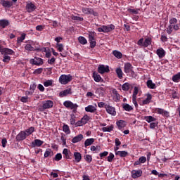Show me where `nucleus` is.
<instances>
[{"instance_id": "1", "label": "nucleus", "mask_w": 180, "mask_h": 180, "mask_svg": "<svg viewBox=\"0 0 180 180\" xmlns=\"http://www.w3.org/2000/svg\"><path fill=\"white\" fill-rule=\"evenodd\" d=\"M178 23V20L175 18H172L169 20V25L167 28V33L171 34L173 30H179V24Z\"/></svg>"}, {"instance_id": "2", "label": "nucleus", "mask_w": 180, "mask_h": 180, "mask_svg": "<svg viewBox=\"0 0 180 180\" xmlns=\"http://www.w3.org/2000/svg\"><path fill=\"white\" fill-rule=\"evenodd\" d=\"M25 51L30 53V51H39L40 48L36 46V42L33 41H27L24 45Z\"/></svg>"}, {"instance_id": "3", "label": "nucleus", "mask_w": 180, "mask_h": 180, "mask_svg": "<svg viewBox=\"0 0 180 180\" xmlns=\"http://www.w3.org/2000/svg\"><path fill=\"white\" fill-rule=\"evenodd\" d=\"M71 81H72V76L71 75H62L59 77V82L62 85H67Z\"/></svg>"}, {"instance_id": "4", "label": "nucleus", "mask_w": 180, "mask_h": 180, "mask_svg": "<svg viewBox=\"0 0 180 180\" xmlns=\"http://www.w3.org/2000/svg\"><path fill=\"white\" fill-rule=\"evenodd\" d=\"M97 30L99 32L109 33V32L115 30V26L113 25V24H110L108 25H102L101 27H98Z\"/></svg>"}, {"instance_id": "5", "label": "nucleus", "mask_w": 180, "mask_h": 180, "mask_svg": "<svg viewBox=\"0 0 180 180\" xmlns=\"http://www.w3.org/2000/svg\"><path fill=\"white\" fill-rule=\"evenodd\" d=\"M63 105L65 108H67V109H71L73 110L74 113L77 112V109H78V105L77 103H74L70 101H66L63 103Z\"/></svg>"}, {"instance_id": "6", "label": "nucleus", "mask_w": 180, "mask_h": 180, "mask_svg": "<svg viewBox=\"0 0 180 180\" xmlns=\"http://www.w3.org/2000/svg\"><path fill=\"white\" fill-rule=\"evenodd\" d=\"M89 120H91V117L88 116V115H84L80 120L76 122V127L84 126V124H86Z\"/></svg>"}, {"instance_id": "7", "label": "nucleus", "mask_w": 180, "mask_h": 180, "mask_svg": "<svg viewBox=\"0 0 180 180\" xmlns=\"http://www.w3.org/2000/svg\"><path fill=\"white\" fill-rule=\"evenodd\" d=\"M82 12L84 13V15H93L94 16H98L99 15L98 12L94 11V8L89 7H83Z\"/></svg>"}, {"instance_id": "8", "label": "nucleus", "mask_w": 180, "mask_h": 180, "mask_svg": "<svg viewBox=\"0 0 180 180\" xmlns=\"http://www.w3.org/2000/svg\"><path fill=\"white\" fill-rule=\"evenodd\" d=\"M0 53L3 56H12V54H13L15 51L8 48H4V46H2V45L0 44Z\"/></svg>"}, {"instance_id": "9", "label": "nucleus", "mask_w": 180, "mask_h": 180, "mask_svg": "<svg viewBox=\"0 0 180 180\" xmlns=\"http://www.w3.org/2000/svg\"><path fill=\"white\" fill-rule=\"evenodd\" d=\"M155 113L158 115H162L164 117H169V112L160 108H155Z\"/></svg>"}, {"instance_id": "10", "label": "nucleus", "mask_w": 180, "mask_h": 180, "mask_svg": "<svg viewBox=\"0 0 180 180\" xmlns=\"http://www.w3.org/2000/svg\"><path fill=\"white\" fill-rule=\"evenodd\" d=\"M109 66L105 65H99L98 68V72L99 74H105L109 72Z\"/></svg>"}, {"instance_id": "11", "label": "nucleus", "mask_w": 180, "mask_h": 180, "mask_svg": "<svg viewBox=\"0 0 180 180\" xmlns=\"http://www.w3.org/2000/svg\"><path fill=\"white\" fill-rule=\"evenodd\" d=\"M105 110L107 113H108L109 115H111V116H116V108H115V107H112L106 104Z\"/></svg>"}, {"instance_id": "12", "label": "nucleus", "mask_w": 180, "mask_h": 180, "mask_svg": "<svg viewBox=\"0 0 180 180\" xmlns=\"http://www.w3.org/2000/svg\"><path fill=\"white\" fill-rule=\"evenodd\" d=\"M30 63L33 65H43V63H44L43 59L37 57H35L34 58L31 59Z\"/></svg>"}, {"instance_id": "13", "label": "nucleus", "mask_w": 180, "mask_h": 180, "mask_svg": "<svg viewBox=\"0 0 180 180\" xmlns=\"http://www.w3.org/2000/svg\"><path fill=\"white\" fill-rule=\"evenodd\" d=\"M27 136L26 135V132L25 131H21L15 137V140L17 141H23V140H26Z\"/></svg>"}, {"instance_id": "14", "label": "nucleus", "mask_w": 180, "mask_h": 180, "mask_svg": "<svg viewBox=\"0 0 180 180\" xmlns=\"http://www.w3.org/2000/svg\"><path fill=\"white\" fill-rule=\"evenodd\" d=\"M63 154L64 158H65L66 160H72V153L68 148H64L63 149Z\"/></svg>"}, {"instance_id": "15", "label": "nucleus", "mask_w": 180, "mask_h": 180, "mask_svg": "<svg viewBox=\"0 0 180 180\" xmlns=\"http://www.w3.org/2000/svg\"><path fill=\"white\" fill-rule=\"evenodd\" d=\"M53 106H54V103L51 100L46 101L42 104L43 109H51Z\"/></svg>"}, {"instance_id": "16", "label": "nucleus", "mask_w": 180, "mask_h": 180, "mask_svg": "<svg viewBox=\"0 0 180 180\" xmlns=\"http://www.w3.org/2000/svg\"><path fill=\"white\" fill-rule=\"evenodd\" d=\"M96 108H98V105L95 104L94 105H89L87 107H85V111L89 112L90 113H96Z\"/></svg>"}, {"instance_id": "17", "label": "nucleus", "mask_w": 180, "mask_h": 180, "mask_svg": "<svg viewBox=\"0 0 180 180\" xmlns=\"http://www.w3.org/2000/svg\"><path fill=\"white\" fill-rule=\"evenodd\" d=\"M151 99H153V96L150 94H146V98L142 101V103H139L141 106H143V105H148L150 102H151Z\"/></svg>"}, {"instance_id": "18", "label": "nucleus", "mask_w": 180, "mask_h": 180, "mask_svg": "<svg viewBox=\"0 0 180 180\" xmlns=\"http://www.w3.org/2000/svg\"><path fill=\"white\" fill-rule=\"evenodd\" d=\"M44 142L40 139H35L34 141L31 143V147L34 148V147H41Z\"/></svg>"}, {"instance_id": "19", "label": "nucleus", "mask_w": 180, "mask_h": 180, "mask_svg": "<svg viewBox=\"0 0 180 180\" xmlns=\"http://www.w3.org/2000/svg\"><path fill=\"white\" fill-rule=\"evenodd\" d=\"M124 70L125 74H129V72H133V66L129 63L124 64Z\"/></svg>"}, {"instance_id": "20", "label": "nucleus", "mask_w": 180, "mask_h": 180, "mask_svg": "<svg viewBox=\"0 0 180 180\" xmlns=\"http://www.w3.org/2000/svg\"><path fill=\"white\" fill-rule=\"evenodd\" d=\"M156 54L159 57V58H164L165 57V50L162 48H159L156 50Z\"/></svg>"}, {"instance_id": "21", "label": "nucleus", "mask_w": 180, "mask_h": 180, "mask_svg": "<svg viewBox=\"0 0 180 180\" xmlns=\"http://www.w3.org/2000/svg\"><path fill=\"white\" fill-rule=\"evenodd\" d=\"M72 92H71V89H65L61 91L59 94V96L60 98H64V96H68V95H71Z\"/></svg>"}, {"instance_id": "22", "label": "nucleus", "mask_w": 180, "mask_h": 180, "mask_svg": "<svg viewBox=\"0 0 180 180\" xmlns=\"http://www.w3.org/2000/svg\"><path fill=\"white\" fill-rule=\"evenodd\" d=\"M26 9L30 13V12H34L36 10V6L33 3H28L26 6Z\"/></svg>"}, {"instance_id": "23", "label": "nucleus", "mask_w": 180, "mask_h": 180, "mask_svg": "<svg viewBox=\"0 0 180 180\" xmlns=\"http://www.w3.org/2000/svg\"><path fill=\"white\" fill-rule=\"evenodd\" d=\"M0 4L4 8H11V6H12V5H13L12 1H6V0H1Z\"/></svg>"}, {"instance_id": "24", "label": "nucleus", "mask_w": 180, "mask_h": 180, "mask_svg": "<svg viewBox=\"0 0 180 180\" xmlns=\"http://www.w3.org/2000/svg\"><path fill=\"white\" fill-rule=\"evenodd\" d=\"M146 161H147V158L141 156V158H139V160L134 162V165H141V164H144Z\"/></svg>"}, {"instance_id": "25", "label": "nucleus", "mask_w": 180, "mask_h": 180, "mask_svg": "<svg viewBox=\"0 0 180 180\" xmlns=\"http://www.w3.org/2000/svg\"><path fill=\"white\" fill-rule=\"evenodd\" d=\"M82 139H84V135L82 134H79L76 136H75L72 139V142L75 143H79V141H81V140H82Z\"/></svg>"}, {"instance_id": "26", "label": "nucleus", "mask_w": 180, "mask_h": 180, "mask_svg": "<svg viewBox=\"0 0 180 180\" xmlns=\"http://www.w3.org/2000/svg\"><path fill=\"white\" fill-rule=\"evenodd\" d=\"M54 155V153L51 150V148H47L44 153V158H47L48 157H53Z\"/></svg>"}, {"instance_id": "27", "label": "nucleus", "mask_w": 180, "mask_h": 180, "mask_svg": "<svg viewBox=\"0 0 180 180\" xmlns=\"http://www.w3.org/2000/svg\"><path fill=\"white\" fill-rule=\"evenodd\" d=\"M146 85L150 89H155L157 88V86L155 83H153V80L151 79L147 81Z\"/></svg>"}, {"instance_id": "28", "label": "nucleus", "mask_w": 180, "mask_h": 180, "mask_svg": "<svg viewBox=\"0 0 180 180\" xmlns=\"http://www.w3.org/2000/svg\"><path fill=\"white\" fill-rule=\"evenodd\" d=\"M96 94H97L98 96H103V95H105V88L103 87L97 88L96 89Z\"/></svg>"}, {"instance_id": "29", "label": "nucleus", "mask_w": 180, "mask_h": 180, "mask_svg": "<svg viewBox=\"0 0 180 180\" xmlns=\"http://www.w3.org/2000/svg\"><path fill=\"white\" fill-rule=\"evenodd\" d=\"M74 157L76 162H80L81 160H82V155H81L79 152H75Z\"/></svg>"}, {"instance_id": "30", "label": "nucleus", "mask_w": 180, "mask_h": 180, "mask_svg": "<svg viewBox=\"0 0 180 180\" xmlns=\"http://www.w3.org/2000/svg\"><path fill=\"white\" fill-rule=\"evenodd\" d=\"M141 174H143L141 170H134L132 171V178H139L141 176Z\"/></svg>"}, {"instance_id": "31", "label": "nucleus", "mask_w": 180, "mask_h": 180, "mask_svg": "<svg viewBox=\"0 0 180 180\" xmlns=\"http://www.w3.org/2000/svg\"><path fill=\"white\" fill-rule=\"evenodd\" d=\"M116 124L118 127V129L120 130L122 129H123V127H126V122L123 121V120H119L116 122Z\"/></svg>"}, {"instance_id": "32", "label": "nucleus", "mask_w": 180, "mask_h": 180, "mask_svg": "<svg viewBox=\"0 0 180 180\" xmlns=\"http://www.w3.org/2000/svg\"><path fill=\"white\" fill-rule=\"evenodd\" d=\"M93 78L96 82H101L102 81L101 75L95 72L93 73Z\"/></svg>"}, {"instance_id": "33", "label": "nucleus", "mask_w": 180, "mask_h": 180, "mask_svg": "<svg viewBox=\"0 0 180 180\" xmlns=\"http://www.w3.org/2000/svg\"><path fill=\"white\" fill-rule=\"evenodd\" d=\"M122 108L126 112H131V110H133V107L127 103H123Z\"/></svg>"}, {"instance_id": "34", "label": "nucleus", "mask_w": 180, "mask_h": 180, "mask_svg": "<svg viewBox=\"0 0 180 180\" xmlns=\"http://www.w3.org/2000/svg\"><path fill=\"white\" fill-rule=\"evenodd\" d=\"M94 142H95V139L94 138L88 139L85 141L84 146L85 147H88L89 146H91V144H94Z\"/></svg>"}, {"instance_id": "35", "label": "nucleus", "mask_w": 180, "mask_h": 180, "mask_svg": "<svg viewBox=\"0 0 180 180\" xmlns=\"http://www.w3.org/2000/svg\"><path fill=\"white\" fill-rule=\"evenodd\" d=\"M24 132L25 133V135H27V136H30V134L34 133V127H31L27 129L26 130H25Z\"/></svg>"}, {"instance_id": "36", "label": "nucleus", "mask_w": 180, "mask_h": 180, "mask_svg": "<svg viewBox=\"0 0 180 180\" xmlns=\"http://www.w3.org/2000/svg\"><path fill=\"white\" fill-rule=\"evenodd\" d=\"M0 26L5 29L6 26H9V20H0Z\"/></svg>"}, {"instance_id": "37", "label": "nucleus", "mask_w": 180, "mask_h": 180, "mask_svg": "<svg viewBox=\"0 0 180 180\" xmlns=\"http://www.w3.org/2000/svg\"><path fill=\"white\" fill-rule=\"evenodd\" d=\"M115 72H116L118 78H120V79H122V78H123V71L122 70V68H117L115 70Z\"/></svg>"}, {"instance_id": "38", "label": "nucleus", "mask_w": 180, "mask_h": 180, "mask_svg": "<svg viewBox=\"0 0 180 180\" xmlns=\"http://www.w3.org/2000/svg\"><path fill=\"white\" fill-rule=\"evenodd\" d=\"M102 131H104V132L108 131V133H110V131H113V125L103 127Z\"/></svg>"}, {"instance_id": "39", "label": "nucleus", "mask_w": 180, "mask_h": 180, "mask_svg": "<svg viewBox=\"0 0 180 180\" xmlns=\"http://www.w3.org/2000/svg\"><path fill=\"white\" fill-rule=\"evenodd\" d=\"M70 122L72 126H75V127H77V122H75V115L74 114L70 115Z\"/></svg>"}, {"instance_id": "40", "label": "nucleus", "mask_w": 180, "mask_h": 180, "mask_svg": "<svg viewBox=\"0 0 180 180\" xmlns=\"http://www.w3.org/2000/svg\"><path fill=\"white\" fill-rule=\"evenodd\" d=\"M63 130L64 133L66 134H71V130H70V127L68 124H64L63 126Z\"/></svg>"}, {"instance_id": "41", "label": "nucleus", "mask_w": 180, "mask_h": 180, "mask_svg": "<svg viewBox=\"0 0 180 180\" xmlns=\"http://www.w3.org/2000/svg\"><path fill=\"white\" fill-rule=\"evenodd\" d=\"M112 54L116 58H122L123 57V54L119 51H113Z\"/></svg>"}, {"instance_id": "42", "label": "nucleus", "mask_w": 180, "mask_h": 180, "mask_svg": "<svg viewBox=\"0 0 180 180\" xmlns=\"http://www.w3.org/2000/svg\"><path fill=\"white\" fill-rule=\"evenodd\" d=\"M172 82H179L180 81V72L177 73L176 75H174L172 77Z\"/></svg>"}, {"instance_id": "43", "label": "nucleus", "mask_w": 180, "mask_h": 180, "mask_svg": "<svg viewBox=\"0 0 180 180\" xmlns=\"http://www.w3.org/2000/svg\"><path fill=\"white\" fill-rule=\"evenodd\" d=\"M145 120L148 123H151V122H155V120H157V119L154 118V117H153V116H146Z\"/></svg>"}, {"instance_id": "44", "label": "nucleus", "mask_w": 180, "mask_h": 180, "mask_svg": "<svg viewBox=\"0 0 180 180\" xmlns=\"http://www.w3.org/2000/svg\"><path fill=\"white\" fill-rule=\"evenodd\" d=\"M151 44V38L148 37L143 41V47H147Z\"/></svg>"}, {"instance_id": "45", "label": "nucleus", "mask_w": 180, "mask_h": 180, "mask_svg": "<svg viewBox=\"0 0 180 180\" xmlns=\"http://www.w3.org/2000/svg\"><path fill=\"white\" fill-rule=\"evenodd\" d=\"M115 155H120V157H126L127 155V151H117L115 152Z\"/></svg>"}, {"instance_id": "46", "label": "nucleus", "mask_w": 180, "mask_h": 180, "mask_svg": "<svg viewBox=\"0 0 180 180\" xmlns=\"http://www.w3.org/2000/svg\"><path fill=\"white\" fill-rule=\"evenodd\" d=\"M3 63H5L6 64H8L9 61H11V56L8 55H4L3 56Z\"/></svg>"}, {"instance_id": "47", "label": "nucleus", "mask_w": 180, "mask_h": 180, "mask_svg": "<svg viewBox=\"0 0 180 180\" xmlns=\"http://www.w3.org/2000/svg\"><path fill=\"white\" fill-rule=\"evenodd\" d=\"M78 40L80 44H86V43H88V41H86V39L84 37H79Z\"/></svg>"}, {"instance_id": "48", "label": "nucleus", "mask_w": 180, "mask_h": 180, "mask_svg": "<svg viewBox=\"0 0 180 180\" xmlns=\"http://www.w3.org/2000/svg\"><path fill=\"white\" fill-rule=\"evenodd\" d=\"M122 91H129L130 89V84L129 83H124L122 86Z\"/></svg>"}, {"instance_id": "49", "label": "nucleus", "mask_w": 180, "mask_h": 180, "mask_svg": "<svg viewBox=\"0 0 180 180\" xmlns=\"http://www.w3.org/2000/svg\"><path fill=\"white\" fill-rule=\"evenodd\" d=\"M25 39H26V34H22L21 36L17 39V43H22Z\"/></svg>"}, {"instance_id": "50", "label": "nucleus", "mask_w": 180, "mask_h": 180, "mask_svg": "<svg viewBox=\"0 0 180 180\" xmlns=\"http://www.w3.org/2000/svg\"><path fill=\"white\" fill-rule=\"evenodd\" d=\"M139 94V87H134V91L132 94V98H137V95Z\"/></svg>"}, {"instance_id": "51", "label": "nucleus", "mask_w": 180, "mask_h": 180, "mask_svg": "<svg viewBox=\"0 0 180 180\" xmlns=\"http://www.w3.org/2000/svg\"><path fill=\"white\" fill-rule=\"evenodd\" d=\"M62 158H63V155H61V153H57L53 158V161H60Z\"/></svg>"}, {"instance_id": "52", "label": "nucleus", "mask_w": 180, "mask_h": 180, "mask_svg": "<svg viewBox=\"0 0 180 180\" xmlns=\"http://www.w3.org/2000/svg\"><path fill=\"white\" fill-rule=\"evenodd\" d=\"M96 36V33L95 32H89V40H94L95 39V37Z\"/></svg>"}, {"instance_id": "53", "label": "nucleus", "mask_w": 180, "mask_h": 180, "mask_svg": "<svg viewBox=\"0 0 180 180\" xmlns=\"http://www.w3.org/2000/svg\"><path fill=\"white\" fill-rule=\"evenodd\" d=\"M89 41H90L91 49H94V47L96 46V39H89Z\"/></svg>"}, {"instance_id": "54", "label": "nucleus", "mask_w": 180, "mask_h": 180, "mask_svg": "<svg viewBox=\"0 0 180 180\" xmlns=\"http://www.w3.org/2000/svg\"><path fill=\"white\" fill-rule=\"evenodd\" d=\"M72 20H77V22H82L84 20L83 18L77 15H72Z\"/></svg>"}, {"instance_id": "55", "label": "nucleus", "mask_w": 180, "mask_h": 180, "mask_svg": "<svg viewBox=\"0 0 180 180\" xmlns=\"http://www.w3.org/2000/svg\"><path fill=\"white\" fill-rule=\"evenodd\" d=\"M113 158H115V155L110 153L107 157V161H108V162H112L113 161Z\"/></svg>"}, {"instance_id": "56", "label": "nucleus", "mask_w": 180, "mask_h": 180, "mask_svg": "<svg viewBox=\"0 0 180 180\" xmlns=\"http://www.w3.org/2000/svg\"><path fill=\"white\" fill-rule=\"evenodd\" d=\"M84 159L86 161V162H92V156L91 155H86L84 156Z\"/></svg>"}, {"instance_id": "57", "label": "nucleus", "mask_w": 180, "mask_h": 180, "mask_svg": "<svg viewBox=\"0 0 180 180\" xmlns=\"http://www.w3.org/2000/svg\"><path fill=\"white\" fill-rule=\"evenodd\" d=\"M44 85L46 87L51 86V85H53V80H47V81L44 82Z\"/></svg>"}, {"instance_id": "58", "label": "nucleus", "mask_w": 180, "mask_h": 180, "mask_svg": "<svg viewBox=\"0 0 180 180\" xmlns=\"http://www.w3.org/2000/svg\"><path fill=\"white\" fill-rule=\"evenodd\" d=\"M60 140L63 143V146H67V139L65 138V136L64 135H62L60 136Z\"/></svg>"}, {"instance_id": "59", "label": "nucleus", "mask_w": 180, "mask_h": 180, "mask_svg": "<svg viewBox=\"0 0 180 180\" xmlns=\"http://www.w3.org/2000/svg\"><path fill=\"white\" fill-rule=\"evenodd\" d=\"M56 49H58V51L61 52L64 50V46H63V44H57Z\"/></svg>"}, {"instance_id": "60", "label": "nucleus", "mask_w": 180, "mask_h": 180, "mask_svg": "<svg viewBox=\"0 0 180 180\" xmlns=\"http://www.w3.org/2000/svg\"><path fill=\"white\" fill-rule=\"evenodd\" d=\"M138 46H141V47H144V39L141 38L138 42H137Z\"/></svg>"}, {"instance_id": "61", "label": "nucleus", "mask_w": 180, "mask_h": 180, "mask_svg": "<svg viewBox=\"0 0 180 180\" xmlns=\"http://www.w3.org/2000/svg\"><path fill=\"white\" fill-rule=\"evenodd\" d=\"M112 92H113L114 95H115V96H116V101H120V94H119V93H117V91L113 90Z\"/></svg>"}, {"instance_id": "62", "label": "nucleus", "mask_w": 180, "mask_h": 180, "mask_svg": "<svg viewBox=\"0 0 180 180\" xmlns=\"http://www.w3.org/2000/svg\"><path fill=\"white\" fill-rule=\"evenodd\" d=\"M108 154H109V152H108V151H104V152L100 153L99 154L100 158L102 160V158H103V157H108Z\"/></svg>"}, {"instance_id": "63", "label": "nucleus", "mask_w": 180, "mask_h": 180, "mask_svg": "<svg viewBox=\"0 0 180 180\" xmlns=\"http://www.w3.org/2000/svg\"><path fill=\"white\" fill-rule=\"evenodd\" d=\"M54 63H56V58L54 57H52L51 59L48 60V64H51V65H53Z\"/></svg>"}, {"instance_id": "64", "label": "nucleus", "mask_w": 180, "mask_h": 180, "mask_svg": "<svg viewBox=\"0 0 180 180\" xmlns=\"http://www.w3.org/2000/svg\"><path fill=\"white\" fill-rule=\"evenodd\" d=\"M158 126V122H152L150 124V129H155Z\"/></svg>"}]
</instances>
